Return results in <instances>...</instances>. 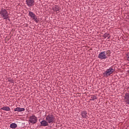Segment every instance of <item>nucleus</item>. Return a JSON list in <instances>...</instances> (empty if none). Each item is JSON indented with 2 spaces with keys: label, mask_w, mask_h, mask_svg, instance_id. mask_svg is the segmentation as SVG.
Wrapping results in <instances>:
<instances>
[{
  "label": "nucleus",
  "mask_w": 129,
  "mask_h": 129,
  "mask_svg": "<svg viewBox=\"0 0 129 129\" xmlns=\"http://www.w3.org/2000/svg\"><path fill=\"white\" fill-rule=\"evenodd\" d=\"M110 53V50H108L107 51H102L100 52L98 57L101 60H105V59H107L108 57H109V54Z\"/></svg>",
  "instance_id": "obj_1"
},
{
  "label": "nucleus",
  "mask_w": 129,
  "mask_h": 129,
  "mask_svg": "<svg viewBox=\"0 0 129 129\" xmlns=\"http://www.w3.org/2000/svg\"><path fill=\"white\" fill-rule=\"evenodd\" d=\"M0 15L3 20H8L9 18V13L7 11V10L4 9H2L0 11Z\"/></svg>",
  "instance_id": "obj_2"
},
{
  "label": "nucleus",
  "mask_w": 129,
  "mask_h": 129,
  "mask_svg": "<svg viewBox=\"0 0 129 129\" xmlns=\"http://www.w3.org/2000/svg\"><path fill=\"white\" fill-rule=\"evenodd\" d=\"M46 120L48 123H53L55 121V117L52 114H48L46 116Z\"/></svg>",
  "instance_id": "obj_3"
},
{
  "label": "nucleus",
  "mask_w": 129,
  "mask_h": 129,
  "mask_svg": "<svg viewBox=\"0 0 129 129\" xmlns=\"http://www.w3.org/2000/svg\"><path fill=\"white\" fill-rule=\"evenodd\" d=\"M114 71H115V70L113 69L112 67H110L109 69L106 70V71L104 73V75L105 76H109V75L112 74Z\"/></svg>",
  "instance_id": "obj_4"
},
{
  "label": "nucleus",
  "mask_w": 129,
  "mask_h": 129,
  "mask_svg": "<svg viewBox=\"0 0 129 129\" xmlns=\"http://www.w3.org/2000/svg\"><path fill=\"white\" fill-rule=\"evenodd\" d=\"M29 16L32 19V20H34L36 23H38V18H37V16L35 14V13L29 11Z\"/></svg>",
  "instance_id": "obj_5"
},
{
  "label": "nucleus",
  "mask_w": 129,
  "mask_h": 129,
  "mask_svg": "<svg viewBox=\"0 0 129 129\" xmlns=\"http://www.w3.org/2000/svg\"><path fill=\"white\" fill-rule=\"evenodd\" d=\"M29 121L31 122V123H32L33 124H35L38 121V119H37V117L35 115L31 116L29 118Z\"/></svg>",
  "instance_id": "obj_6"
},
{
  "label": "nucleus",
  "mask_w": 129,
  "mask_h": 129,
  "mask_svg": "<svg viewBox=\"0 0 129 129\" xmlns=\"http://www.w3.org/2000/svg\"><path fill=\"white\" fill-rule=\"evenodd\" d=\"M26 5L28 7H34V5H35V1H34V0H26Z\"/></svg>",
  "instance_id": "obj_7"
},
{
  "label": "nucleus",
  "mask_w": 129,
  "mask_h": 129,
  "mask_svg": "<svg viewBox=\"0 0 129 129\" xmlns=\"http://www.w3.org/2000/svg\"><path fill=\"white\" fill-rule=\"evenodd\" d=\"M41 126H48L49 123L47 120H43L40 122Z\"/></svg>",
  "instance_id": "obj_8"
},
{
  "label": "nucleus",
  "mask_w": 129,
  "mask_h": 129,
  "mask_svg": "<svg viewBox=\"0 0 129 129\" xmlns=\"http://www.w3.org/2000/svg\"><path fill=\"white\" fill-rule=\"evenodd\" d=\"M124 100L127 104H129V93H126L125 94Z\"/></svg>",
  "instance_id": "obj_9"
},
{
  "label": "nucleus",
  "mask_w": 129,
  "mask_h": 129,
  "mask_svg": "<svg viewBox=\"0 0 129 129\" xmlns=\"http://www.w3.org/2000/svg\"><path fill=\"white\" fill-rule=\"evenodd\" d=\"M14 111H18V112H21V111H25V108L17 107L14 109Z\"/></svg>",
  "instance_id": "obj_10"
},
{
  "label": "nucleus",
  "mask_w": 129,
  "mask_h": 129,
  "mask_svg": "<svg viewBox=\"0 0 129 129\" xmlns=\"http://www.w3.org/2000/svg\"><path fill=\"white\" fill-rule=\"evenodd\" d=\"M81 115L82 117H83V118H87V112H86V111H82L81 112Z\"/></svg>",
  "instance_id": "obj_11"
},
{
  "label": "nucleus",
  "mask_w": 129,
  "mask_h": 129,
  "mask_svg": "<svg viewBox=\"0 0 129 129\" xmlns=\"http://www.w3.org/2000/svg\"><path fill=\"white\" fill-rule=\"evenodd\" d=\"M1 109H2L3 110H5V111H10V110H11V108H10V107L8 106L3 107L1 108Z\"/></svg>",
  "instance_id": "obj_12"
},
{
  "label": "nucleus",
  "mask_w": 129,
  "mask_h": 129,
  "mask_svg": "<svg viewBox=\"0 0 129 129\" xmlns=\"http://www.w3.org/2000/svg\"><path fill=\"white\" fill-rule=\"evenodd\" d=\"M18 125L15 123H12L10 124V127L11 128H16L17 127Z\"/></svg>",
  "instance_id": "obj_13"
},
{
  "label": "nucleus",
  "mask_w": 129,
  "mask_h": 129,
  "mask_svg": "<svg viewBox=\"0 0 129 129\" xmlns=\"http://www.w3.org/2000/svg\"><path fill=\"white\" fill-rule=\"evenodd\" d=\"M52 10L54 11V12H58L60 10L59 7L55 6L54 7L52 8Z\"/></svg>",
  "instance_id": "obj_14"
},
{
  "label": "nucleus",
  "mask_w": 129,
  "mask_h": 129,
  "mask_svg": "<svg viewBox=\"0 0 129 129\" xmlns=\"http://www.w3.org/2000/svg\"><path fill=\"white\" fill-rule=\"evenodd\" d=\"M109 36V34L107 33H105L104 35H103V37L104 38H107V39H109V38H110V36Z\"/></svg>",
  "instance_id": "obj_15"
},
{
  "label": "nucleus",
  "mask_w": 129,
  "mask_h": 129,
  "mask_svg": "<svg viewBox=\"0 0 129 129\" xmlns=\"http://www.w3.org/2000/svg\"><path fill=\"white\" fill-rule=\"evenodd\" d=\"M95 99H97V98L96 97V96H95V95H92L91 96V99H90V100L94 101L95 100Z\"/></svg>",
  "instance_id": "obj_16"
},
{
  "label": "nucleus",
  "mask_w": 129,
  "mask_h": 129,
  "mask_svg": "<svg viewBox=\"0 0 129 129\" xmlns=\"http://www.w3.org/2000/svg\"><path fill=\"white\" fill-rule=\"evenodd\" d=\"M126 58L128 61H129V53H127V54L126 55Z\"/></svg>",
  "instance_id": "obj_17"
},
{
  "label": "nucleus",
  "mask_w": 129,
  "mask_h": 129,
  "mask_svg": "<svg viewBox=\"0 0 129 129\" xmlns=\"http://www.w3.org/2000/svg\"><path fill=\"white\" fill-rule=\"evenodd\" d=\"M8 81H9V82H11V83H13V80L12 79H9Z\"/></svg>",
  "instance_id": "obj_18"
}]
</instances>
